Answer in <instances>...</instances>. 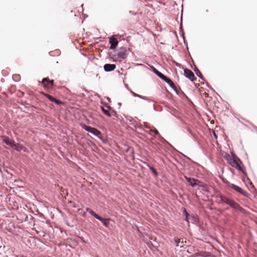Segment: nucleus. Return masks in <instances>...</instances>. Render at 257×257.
Returning a JSON list of instances; mask_svg holds the SVG:
<instances>
[{"instance_id":"nucleus-1","label":"nucleus","mask_w":257,"mask_h":257,"mask_svg":"<svg viewBox=\"0 0 257 257\" xmlns=\"http://www.w3.org/2000/svg\"><path fill=\"white\" fill-rule=\"evenodd\" d=\"M218 197L220 199L219 202L225 203L229 205L231 208L238 210L241 212H243L244 209L233 200L221 194L218 196Z\"/></svg>"},{"instance_id":"nucleus-2","label":"nucleus","mask_w":257,"mask_h":257,"mask_svg":"<svg viewBox=\"0 0 257 257\" xmlns=\"http://www.w3.org/2000/svg\"><path fill=\"white\" fill-rule=\"evenodd\" d=\"M228 157L229 159L228 160V163L233 167L244 173V168L240 160L236 156L230 158L228 156Z\"/></svg>"},{"instance_id":"nucleus-3","label":"nucleus","mask_w":257,"mask_h":257,"mask_svg":"<svg viewBox=\"0 0 257 257\" xmlns=\"http://www.w3.org/2000/svg\"><path fill=\"white\" fill-rule=\"evenodd\" d=\"M127 54L128 52L126 48L122 47L119 48L117 53V56L118 58L124 59L127 57Z\"/></svg>"},{"instance_id":"nucleus-4","label":"nucleus","mask_w":257,"mask_h":257,"mask_svg":"<svg viewBox=\"0 0 257 257\" xmlns=\"http://www.w3.org/2000/svg\"><path fill=\"white\" fill-rule=\"evenodd\" d=\"M229 186L233 189H234V190H235L236 191L239 192V193L241 194L242 195H243V196H245V197H247L248 195V194L247 192L244 191L242 188H241L240 187L234 185V184H231Z\"/></svg>"},{"instance_id":"nucleus-5","label":"nucleus","mask_w":257,"mask_h":257,"mask_svg":"<svg viewBox=\"0 0 257 257\" xmlns=\"http://www.w3.org/2000/svg\"><path fill=\"white\" fill-rule=\"evenodd\" d=\"M84 128L88 132H90L96 136L98 137L101 135V133L96 128L91 127L89 126L84 125Z\"/></svg>"},{"instance_id":"nucleus-6","label":"nucleus","mask_w":257,"mask_h":257,"mask_svg":"<svg viewBox=\"0 0 257 257\" xmlns=\"http://www.w3.org/2000/svg\"><path fill=\"white\" fill-rule=\"evenodd\" d=\"M184 72L185 76L191 81H194L195 79L194 73L190 70L185 68Z\"/></svg>"},{"instance_id":"nucleus-7","label":"nucleus","mask_w":257,"mask_h":257,"mask_svg":"<svg viewBox=\"0 0 257 257\" xmlns=\"http://www.w3.org/2000/svg\"><path fill=\"white\" fill-rule=\"evenodd\" d=\"M42 94L44 96H45L50 101H51L52 102H54L58 105H60V104L63 103V102L62 101H61L60 100L56 99L55 98H54V97H53L52 96H51L48 94L45 93L43 92H42Z\"/></svg>"},{"instance_id":"nucleus-8","label":"nucleus","mask_w":257,"mask_h":257,"mask_svg":"<svg viewBox=\"0 0 257 257\" xmlns=\"http://www.w3.org/2000/svg\"><path fill=\"white\" fill-rule=\"evenodd\" d=\"M109 43L111 44L110 49H114L117 47L118 42L116 38L111 37L109 38Z\"/></svg>"},{"instance_id":"nucleus-9","label":"nucleus","mask_w":257,"mask_h":257,"mask_svg":"<svg viewBox=\"0 0 257 257\" xmlns=\"http://www.w3.org/2000/svg\"><path fill=\"white\" fill-rule=\"evenodd\" d=\"M116 68L115 64H106L104 65V69L106 72L114 70Z\"/></svg>"},{"instance_id":"nucleus-10","label":"nucleus","mask_w":257,"mask_h":257,"mask_svg":"<svg viewBox=\"0 0 257 257\" xmlns=\"http://www.w3.org/2000/svg\"><path fill=\"white\" fill-rule=\"evenodd\" d=\"M3 141L7 145L10 146L11 147H13V145H14V141L11 140L9 137H3Z\"/></svg>"},{"instance_id":"nucleus-11","label":"nucleus","mask_w":257,"mask_h":257,"mask_svg":"<svg viewBox=\"0 0 257 257\" xmlns=\"http://www.w3.org/2000/svg\"><path fill=\"white\" fill-rule=\"evenodd\" d=\"M163 80L164 81H165L166 83H167L174 90H175L176 91L177 90L176 87L174 83L168 77H167V76H165Z\"/></svg>"},{"instance_id":"nucleus-12","label":"nucleus","mask_w":257,"mask_h":257,"mask_svg":"<svg viewBox=\"0 0 257 257\" xmlns=\"http://www.w3.org/2000/svg\"><path fill=\"white\" fill-rule=\"evenodd\" d=\"M13 147H14L15 149L18 151H20L21 150H24L26 151L27 149L22 145H20V144H17L14 142V145H13Z\"/></svg>"},{"instance_id":"nucleus-13","label":"nucleus","mask_w":257,"mask_h":257,"mask_svg":"<svg viewBox=\"0 0 257 257\" xmlns=\"http://www.w3.org/2000/svg\"><path fill=\"white\" fill-rule=\"evenodd\" d=\"M152 70L162 80L164 78V77L166 76L164 74H163L162 73L159 72L157 69H156L154 67H152Z\"/></svg>"},{"instance_id":"nucleus-14","label":"nucleus","mask_w":257,"mask_h":257,"mask_svg":"<svg viewBox=\"0 0 257 257\" xmlns=\"http://www.w3.org/2000/svg\"><path fill=\"white\" fill-rule=\"evenodd\" d=\"M54 81L53 80H50L48 78H44L42 79V83H44L45 82H49L48 85L52 88L54 85Z\"/></svg>"},{"instance_id":"nucleus-15","label":"nucleus","mask_w":257,"mask_h":257,"mask_svg":"<svg viewBox=\"0 0 257 257\" xmlns=\"http://www.w3.org/2000/svg\"><path fill=\"white\" fill-rule=\"evenodd\" d=\"M86 211L88 212L92 216H94L96 219H100V216L96 214V213L89 208H86Z\"/></svg>"},{"instance_id":"nucleus-16","label":"nucleus","mask_w":257,"mask_h":257,"mask_svg":"<svg viewBox=\"0 0 257 257\" xmlns=\"http://www.w3.org/2000/svg\"><path fill=\"white\" fill-rule=\"evenodd\" d=\"M186 180L187 181L188 183L192 186H195V181L196 179L194 178H191L190 177H185Z\"/></svg>"},{"instance_id":"nucleus-17","label":"nucleus","mask_w":257,"mask_h":257,"mask_svg":"<svg viewBox=\"0 0 257 257\" xmlns=\"http://www.w3.org/2000/svg\"><path fill=\"white\" fill-rule=\"evenodd\" d=\"M98 219L100 221H101V222L103 223V224L105 226H106V227L108 226L109 219L103 218L100 216V219Z\"/></svg>"},{"instance_id":"nucleus-18","label":"nucleus","mask_w":257,"mask_h":257,"mask_svg":"<svg viewBox=\"0 0 257 257\" xmlns=\"http://www.w3.org/2000/svg\"><path fill=\"white\" fill-rule=\"evenodd\" d=\"M101 110L103 112L108 116H110L111 115L108 110L105 109L103 107H101Z\"/></svg>"},{"instance_id":"nucleus-19","label":"nucleus","mask_w":257,"mask_h":257,"mask_svg":"<svg viewBox=\"0 0 257 257\" xmlns=\"http://www.w3.org/2000/svg\"><path fill=\"white\" fill-rule=\"evenodd\" d=\"M151 132H153L156 135H160L159 132L156 128H154V130L150 129L149 133L151 134Z\"/></svg>"},{"instance_id":"nucleus-20","label":"nucleus","mask_w":257,"mask_h":257,"mask_svg":"<svg viewBox=\"0 0 257 257\" xmlns=\"http://www.w3.org/2000/svg\"><path fill=\"white\" fill-rule=\"evenodd\" d=\"M195 71L196 74L197 76L201 78H202L203 77V76H202L201 73L198 69H196L195 70Z\"/></svg>"},{"instance_id":"nucleus-21","label":"nucleus","mask_w":257,"mask_h":257,"mask_svg":"<svg viewBox=\"0 0 257 257\" xmlns=\"http://www.w3.org/2000/svg\"><path fill=\"white\" fill-rule=\"evenodd\" d=\"M203 184H204L202 182H201L200 181H199L198 180L196 179L195 186H203Z\"/></svg>"},{"instance_id":"nucleus-22","label":"nucleus","mask_w":257,"mask_h":257,"mask_svg":"<svg viewBox=\"0 0 257 257\" xmlns=\"http://www.w3.org/2000/svg\"><path fill=\"white\" fill-rule=\"evenodd\" d=\"M43 85V86L45 88H52L51 86H49L48 85H49V82H45L44 83H42Z\"/></svg>"},{"instance_id":"nucleus-23","label":"nucleus","mask_w":257,"mask_h":257,"mask_svg":"<svg viewBox=\"0 0 257 257\" xmlns=\"http://www.w3.org/2000/svg\"><path fill=\"white\" fill-rule=\"evenodd\" d=\"M150 169L155 174H156V175L157 174L156 170L154 168L150 167Z\"/></svg>"},{"instance_id":"nucleus-24","label":"nucleus","mask_w":257,"mask_h":257,"mask_svg":"<svg viewBox=\"0 0 257 257\" xmlns=\"http://www.w3.org/2000/svg\"><path fill=\"white\" fill-rule=\"evenodd\" d=\"M175 241L177 244V245H179L178 243H180V239L178 238H175Z\"/></svg>"},{"instance_id":"nucleus-25","label":"nucleus","mask_w":257,"mask_h":257,"mask_svg":"<svg viewBox=\"0 0 257 257\" xmlns=\"http://www.w3.org/2000/svg\"><path fill=\"white\" fill-rule=\"evenodd\" d=\"M185 212L186 214L187 215V216H186V220L187 221H188V220H187V218H188V217H187V215H188V214L187 213V212L186 210H185Z\"/></svg>"},{"instance_id":"nucleus-26","label":"nucleus","mask_w":257,"mask_h":257,"mask_svg":"<svg viewBox=\"0 0 257 257\" xmlns=\"http://www.w3.org/2000/svg\"><path fill=\"white\" fill-rule=\"evenodd\" d=\"M213 135H214V137H215L216 139H217V135H216V134H215V132H214Z\"/></svg>"},{"instance_id":"nucleus-27","label":"nucleus","mask_w":257,"mask_h":257,"mask_svg":"<svg viewBox=\"0 0 257 257\" xmlns=\"http://www.w3.org/2000/svg\"><path fill=\"white\" fill-rule=\"evenodd\" d=\"M145 127H147V128H149V126H148L147 125H145Z\"/></svg>"},{"instance_id":"nucleus-28","label":"nucleus","mask_w":257,"mask_h":257,"mask_svg":"<svg viewBox=\"0 0 257 257\" xmlns=\"http://www.w3.org/2000/svg\"><path fill=\"white\" fill-rule=\"evenodd\" d=\"M205 96H206L207 95H208V94L205 93Z\"/></svg>"}]
</instances>
